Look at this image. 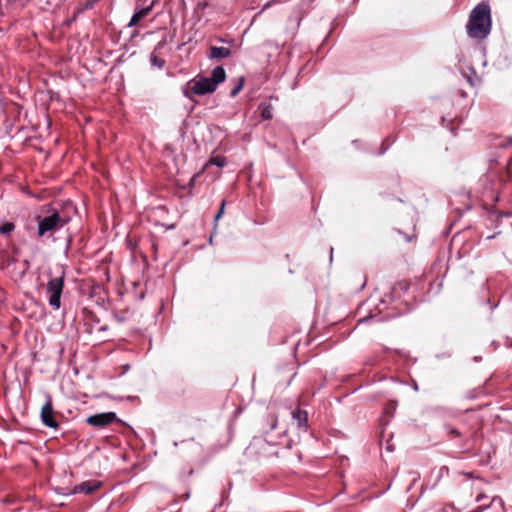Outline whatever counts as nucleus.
<instances>
[{
    "label": "nucleus",
    "instance_id": "nucleus-1",
    "mask_svg": "<svg viewBox=\"0 0 512 512\" xmlns=\"http://www.w3.org/2000/svg\"><path fill=\"white\" fill-rule=\"evenodd\" d=\"M492 27L491 10L487 3L477 4L470 12L466 31L470 38L484 39Z\"/></svg>",
    "mask_w": 512,
    "mask_h": 512
},
{
    "label": "nucleus",
    "instance_id": "nucleus-2",
    "mask_svg": "<svg viewBox=\"0 0 512 512\" xmlns=\"http://www.w3.org/2000/svg\"><path fill=\"white\" fill-rule=\"evenodd\" d=\"M69 221L70 217L61 215L57 209L49 208L47 215L37 217L38 236L44 237L48 233L56 232L67 225Z\"/></svg>",
    "mask_w": 512,
    "mask_h": 512
},
{
    "label": "nucleus",
    "instance_id": "nucleus-3",
    "mask_svg": "<svg viewBox=\"0 0 512 512\" xmlns=\"http://www.w3.org/2000/svg\"><path fill=\"white\" fill-rule=\"evenodd\" d=\"M64 281L65 272L63 271L61 275L49 279L46 284L48 303L54 310H58L61 307V296L64 289Z\"/></svg>",
    "mask_w": 512,
    "mask_h": 512
},
{
    "label": "nucleus",
    "instance_id": "nucleus-4",
    "mask_svg": "<svg viewBox=\"0 0 512 512\" xmlns=\"http://www.w3.org/2000/svg\"><path fill=\"white\" fill-rule=\"evenodd\" d=\"M189 84H191V92L195 95H205L216 91L214 83H212L207 77H202L198 80H192L189 82Z\"/></svg>",
    "mask_w": 512,
    "mask_h": 512
},
{
    "label": "nucleus",
    "instance_id": "nucleus-5",
    "mask_svg": "<svg viewBox=\"0 0 512 512\" xmlns=\"http://www.w3.org/2000/svg\"><path fill=\"white\" fill-rule=\"evenodd\" d=\"M117 420L115 412H106L89 416L87 423L94 427L103 428Z\"/></svg>",
    "mask_w": 512,
    "mask_h": 512
},
{
    "label": "nucleus",
    "instance_id": "nucleus-6",
    "mask_svg": "<svg viewBox=\"0 0 512 512\" xmlns=\"http://www.w3.org/2000/svg\"><path fill=\"white\" fill-rule=\"evenodd\" d=\"M41 420L47 427L57 429L59 427L58 422L54 417V409L51 398H48L41 409Z\"/></svg>",
    "mask_w": 512,
    "mask_h": 512
},
{
    "label": "nucleus",
    "instance_id": "nucleus-7",
    "mask_svg": "<svg viewBox=\"0 0 512 512\" xmlns=\"http://www.w3.org/2000/svg\"><path fill=\"white\" fill-rule=\"evenodd\" d=\"M102 486V482L98 480L84 481L73 488V493H83L90 495Z\"/></svg>",
    "mask_w": 512,
    "mask_h": 512
},
{
    "label": "nucleus",
    "instance_id": "nucleus-8",
    "mask_svg": "<svg viewBox=\"0 0 512 512\" xmlns=\"http://www.w3.org/2000/svg\"><path fill=\"white\" fill-rule=\"evenodd\" d=\"M154 1H152L149 5L145 7H141L136 9L135 13L132 15L128 26L133 27L136 26L143 18L148 16L153 9Z\"/></svg>",
    "mask_w": 512,
    "mask_h": 512
},
{
    "label": "nucleus",
    "instance_id": "nucleus-9",
    "mask_svg": "<svg viewBox=\"0 0 512 512\" xmlns=\"http://www.w3.org/2000/svg\"><path fill=\"white\" fill-rule=\"evenodd\" d=\"M292 418L297 423L299 429L307 430L308 428V413L305 410L296 409L292 412Z\"/></svg>",
    "mask_w": 512,
    "mask_h": 512
},
{
    "label": "nucleus",
    "instance_id": "nucleus-10",
    "mask_svg": "<svg viewBox=\"0 0 512 512\" xmlns=\"http://www.w3.org/2000/svg\"><path fill=\"white\" fill-rule=\"evenodd\" d=\"M231 56V50L227 47L211 46L209 48L210 59H226Z\"/></svg>",
    "mask_w": 512,
    "mask_h": 512
},
{
    "label": "nucleus",
    "instance_id": "nucleus-11",
    "mask_svg": "<svg viewBox=\"0 0 512 512\" xmlns=\"http://www.w3.org/2000/svg\"><path fill=\"white\" fill-rule=\"evenodd\" d=\"M212 83H214V86L217 88V86L224 82L226 79V72L222 66L215 67L211 72V78H209Z\"/></svg>",
    "mask_w": 512,
    "mask_h": 512
},
{
    "label": "nucleus",
    "instance_id": "nucleus-12",
    "mask_svg": "<svg viewBox=\"0 0 512 512\" xmlns=\"http://www.w3.org/2000/svg\"><path fill=\"white\" fill-rule=\"evenodd\" d=\"M259 109L262 119L270 120L273 118V107L270 103H261Z\"/></svg>",
    "mask_w": 512,
    "mask_h": 512
},
{
    "label": "nucleus",
    "instance_id": "nucleus-13",
    "mask_svg": "<svg viewBox=\"0 0 512 512\" xmlns=\"http://www.w3.org/2000/svg\"><path fill=\"white\" fill-rule=\"evenodd\" d=\"M15 229V224L12 222H5L0 225V234L7 235Z\"/></svg>",
    "mask_w": 512,
    "mask_h": 512
},
{
    "label": "nucleus",
    "instance_id": "nucleus-14",
    "mask_svg": "<svg viewBox=\"0 0 512 512\" xmlns=\"http://www.w3.org/2000/svg\"><path fill=\"white\" fill-rule=\"evenodd\" d=\"M226 163V159L223 156H215L210 159V164L217 167H223Z\"/></svg>",
    "mask_w": 512,
    "mask_h": 512
},
{
    "label": "nucleus",
    "instance_id": "nucleus-15",
    "mask_svg": "<svg viewBox=\"0 0 512 512\" xmlns=\"http://www.w3.org/2000/svg\"><path fill=\"white\" fill-rule=\"evenodd\" d=\"M96 2L94 0H84L79 7V11L90 10L95 6Z\"/></svg>",
    "mask_w": 512,
    "mask_h": 512
},
{
    "label": "nucleus",
    "instance_id": "nucleus-16",
    "mask_svg": "<svg viewBox=\"0 0 512 512\" xmlns=\"http://www.w3.org/2000/svg\"><path fill=\"white\" fill-rule=\"evenodd\" d=\"M151 64L158 68H163L165 65V61L162 58H159L156 55L151 56Z\"/></svg>",
    "mask_w": 512,
    "mask_h": 512
},
{
    "label": "nucleus",
    "instance_id": "nucleus-17",
    "mask_svg": "<svg viewBox=\"0 0 512 512\" xmlns=\"http://www.w3.org/2000/svg\"><path fill=\"white\" fill-rule=\"evenodd\" d=\"M243 87V79L241 80V82L236 86L234 87L231 92H230V96L231 97H235L239 92L240 90L242 89Z\"/></svg>",
    "mask_w": 512,
    "mask_h": 512
},
{
    "label": "nucleus",
    "instance_id": "nucleus-18",
    "mask_svg": "<svg viewBox=\"0 0 512 512\" xmlns=\"http://www.w3.org/2000/svg\"><path fill=\"white\" fill-rule=\"evenodd\" d=\"M446 430H447L448 434L452 435L453 437L460 436V432L452 426H446Z\"/></svg>",
    "mask_w": 512,
    "mask_h": 512
},
{
    "label": "nucleus",
    "instance_id": "nucleus-19",
    "mask_svg": "<svg viewBox=\"0 0 512 512\" xmlns=\"http://www.w3.org/2000/svg\"><path fill=\"white\" fill-rule=\"evenodd\" d=\"M224 208H225V200H222L220 209H219L218 213L215 215V221H218L220 219V217L223 215Z\"/></svg>",
    "mask_w": 512,
    "mask_h": 512
},
{
    "label": "nucleus",
    "instance_id": "nucleus-20",
    "mask_svg": "<svg viewBox=\"0 0 512 512\" xmlns=\"http://www.w3.org/2000/svg\"><path fill=\"white\" fill-rule=\"evenodd\" d=\"M224 208H225V200H222L220 209H219L218 213L215 215V221H218L220 219V217L223 215Z\"/></svg>",
    "mask_w": 512,
    "mask_h": 512
},
{
    "label": "nucleus",
    "instance_id": "nucleus-21",
    "mask_svg": "<svg viewBox=\"0 0 512 512\" xmlns=\"http://www.w3.org/2000/svg\"><path fill=\"white\" fill-rule=\"evenodd\" d=\"M395 403L391 402L386 408H385V414H390V416L393 415V411L395 410Z\"/></svg>",
    "mask_w": 512,
    "mask_h": 512
},
{
    "label": "nucleus",
    "instance_id": "nucleus-22",
    "mask_svg": "<svg viewBox=\"0 0 512 512\" xmlns=\"http://www.w3.org/2000/svg\"><path fill=\"white\" fill-rule=\"evenodd\" d=\"M277 426V419L275 417H271V430L275 429Z\"/></svg>",
    "mask_w": 512,
    "mask_h": 512
},
{
    "label": "nucleus",
    "instance_id": "nucleus-23",
    "mask_svg": "<svg viewBox=\"0 0 512 512\" xmlns=\"http://www.w3.org/2000/svg\"><path fill=\"white\" fill-rule=\"evenodd\" d=\"M166 228L167 229H174L175 228V224L166 225Z\"/></svg>",
    "mask_w": 512,
    "mask_h": 512
},
{
    "label": "nucleus",
    "instance_id": "nucleus-24",
    "mask_svg": "<svg viewBox=\"0 0 512 512\" xmlns=\"http://www.w3.org/2000/svg\"><path fill=\"white\" fill-rule=\"evenodd\" d=\"M333 259V248L331 247L330 248V261H332Z\"/></svg>",
    "mask_w": 512,
    "mask_h": 512
},
{
    "label": "nucleus",
    "instance_id": "nucleus-25",
    "mask_svg": "<svg viewBox=\"0 0 512 512\" xmlns=\"http://www.w3.org/2000/svg\"><path fill=\"white\" fill-rule=\"evenodd\" d=\"M498 304H499V302H497L496 304L491 305V309L494 310L498 306Z\"/></svg>",
    "mask_w": 512,
    "mask_h": 512
},
{
    "label": "nucleus",
    "instance_id": "nucleus-26",
    "mask_svg": "<svg viewBox=\"0 0 512 512\" xmlns=\"http://www.w3.org/2000/svg\"><path fill=\"white\" fill-rule=\"evenodd\" d=\"M184 95H185L186 97H190L189 92H188L187 90H185V91H184Z\"/></svg>",
    "mask_w": 512,
    "mask_h": 512
},
{
    "label": "nucleus",
    "instance_id": "nucleus-27",
    "mask_svg": "<svg viewBox=\"0 0 512 512\" xmlns=\"http://www.w3.org/2000/svg\"><path fill=\"white\" fill-rule=\"evenodd\" d=\"M366 284V280L364 279L363 283H362V287H364Z\"/></svg>",
    "mask_w": 512,
    "mask_h": 512
}]
</instances>
